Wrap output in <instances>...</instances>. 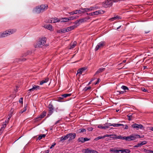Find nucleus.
<instances>
[{
  "mask_svg": "<svg viewBox=\"0 0 153 153\" xmlns=\"http://www.w3.org/2000/svg\"><path fill=\"white\" fill-rule=\"evenodd\" d=\"M118 18H119V17L118 16H116L114 17H113L112 18H111L110 19L111 21H113L114 20H116V19H117Z\"/></svg>",
  "mask_w": 153,
  "mask_h": 153,
  "instance_id": "nucleus-38",
  "label": "nucleus"
},
{
  "mask_svg": "<svg viewBox=\"0 0 153 153\" xmlns=\"http://www.w3.org/2000/svg\"><path fill=\"white\" fill-rule=\"evenodd\" d=\"M40 87L38 85H34L33 87V88L31 89H29L28 90V91H33L35 90H37L38 89H39Z\"/></svg>",
  "mask_w": 153,
  "mask_h": 153,
  "instance_id": "nucleus-14",
  "label": "nucleus"
},
{
  "mask_svg": "<svg viewBox=\"0 0 153 153\" xmlns=\"http://www.w3.org/2000/svg\"><path fill=\"white\" fill-rule=\"evenodd\" d=\"M60 20L57 18H51L50 21L51 23H55L59 21Z\"/></svg>",
  "mask_w": 153,
  "mask_h": 153,
  "instance_id": "nucleus-15",
  "label": "nucleus"
},
{
  "mask_svg": "<svg viewBox=\"0 0 153 153\" xmlns=\"http://www.w3.org/2000/svg\"><path fill=\"white\" fill-rule=\"evenodd\" d=\"M143 137H140V135L137 134H134L130 135L128 137H126V140L129 141L135 140L136 139L139 138H142Z\"/></svg>",
  "mask_w": 153,
  "mask_h": 153,
  "instance_id": "nucleus-4",
  "label": "nucleus"
},
{
  "mask_svg": "<svg viewBox=\"0 0 153 153\" xmlns=\"http://www.w3.org/2000/svg\"><path fill=\"white\" fill-rule=\"evenodd\" d=\"M66 28H64L62 29L58 30L57 31V33H63L67 32Z\"/></svg>",
  "mask_w": 153,
  "mask_h": 153,
  "instance_id": "nucleus-20",
  "label": "nucleus"
},
{
  "mask_svg": "<svg viewBox=\"0 0 153 153\" xmlns=\"http://www.w3.org/2000/svg\"><path fill=\"white\" fill-rule=\"evenodd\" d=\"M68 138H69L68 140L69 141L72 140L74 139L76 136V134L75 133H70L67 134Z\"/></svg>",
  "mask_w": 153,
  "mask_h": 153,
  "instance_id": "nucleus-9",
  "label": "nucleus"
},
{
  "mask_svg": "<svg viewBox=\"0 0 153 153\" xmlns=\"http://www.w3.org/2000/svg\"><path fill=\"white\" fill-rule=\"evenodd\" d=\"M97 127L100 128L105 129V128L104 127V125H103L101 124L99 125Z\"/></svg>",
  "mask_w": 153,
  "mask_h": 153,
  "instance_id": "nucleus-33",
  "label": "nucleus"
},
{
  "mask_svg": "<svg viewBox=\"0 0 153 153\" xmlns=\"http://www.w3.org/2000/svg\"><path fill=\"white\" fill-rule=\"evenodd\" d=\"M139 145H140V146H141L143 145V144H142V143L141 142L140 143H139Z\"/></svg>",
  "mask_w": 153,
  "mask_h": 153,
  "instance_id": "nucleus-62",
  "label": "nucleus"
},
{
  "mask_svg": "<svg viewBox=\"0 0 153 153\" xmlns=\"http://www.w3.org/2000/svg\"><path fill=\"white\" fill-rule=\"evenodd\" d=\"M98 8H99L98 7H91L89 8H82V12L84 13L85 12H88L92 10H96Z\"/></svg>",
  "mask_w": 153,
  "mask_h": 153,
  "instance_id": "nucleus-6",
  "label": "nucleus"
},
{
  "mask_svg": "<svg viewBox=\"0 0 153 153\" xmlns=\"http://www.w3.org/2000/svg\"><path fill=\"white\" fill-rule=\"evenodd\" d=\"M103 138H104L103 136H99L98 137H97L96 138L94 139V140H95V141H97L99 139H103Z\"/></svg>",
  "mask_w": 153,
  "mask_h": 153,
  "instance_id": "nucleus-34",
  "label": "nucleus"
},
{
  "mask_svg": "<svg viewBox=\"0 0 153 153\" xmlns=\"http://www.w3.org/2000/svg\"><path fill=\"white\" fill-rule=\"evenodd\" d=\"M45 136H46V135L45 134H41L39 136V137H38V139L39 140H40L42 138L45 137Z\"/></svg>",
  "mask_w": 153,
  "mask_h": 153,
  "instance_id": "nucleus-31",
  "label": "nucleus"
},
{
  "mask_svg": "<svg viewBox=\"0 0 153 153\" xmlns=\"http://www.w3.org/2000/svg\"><path fill=\"white\" fill-rule=\"evenodd\" d=\"M77 27V26L76 25H72V26H71L70 27H67V28H66L67 32L70 31L74 29V28H76Z\"/></svg>",
  "mask_w": 153,
  "mask_h": 153,
  "instance_id": "nucleus-13",
  "label": "nucleus"
},
{
  "mask_svg": "<svg viewBox=\"0 0 153 153\" xmlns=\"http://www.w3.org/2000/svg\"><path fill=\"white\" fill-rule=\"evenodd\" d=\"M89 140V139H88L87 138H84V142L86 141H88Z\"/></svg>",
  "mask_w": 153,
  "mask_h": 153,
  "instance_id": "nucleus-44",
  "label": "nucleus"
},
{
  "mask_svg": "<svg viewBox=\"0 0 153 153\" xmlns=\"http://www.w3.org/2000/svg\"><path fill=\"white\" fill-rule=\"evenodd\" d=\"M105 69V68H99V69L96 72L95 74H99L102 72Z\"/></svg>",
  "mask_w": 153,
  "mask_h": 153,
  "instance_id": "nucleus-26",
  "label": "nucleus"
},
{
  "mask_svg": "<svg viewBox=\"0 0 153 153\" xmlns=\"http://www.w3.org/2000/svg\"><path fill=\"white\" fill-rule=\"evenodd\" d=\"M106 44V42L105 41H101L98 43L96 46L95 50L96 51H97L100 49L103 48Z\"/></svg>",
  "mask_w": 153,
  "mask_h": 153,
  "instance_id": "nucleus-7",
  "label": "nucleus"
},
{
  "mask_svg": "<svg viewBox=\"0 0 153 153\" xmlns=\"http://www.w3.org/2000/svg\"><path fill=\"white\" fill-rule=\"evenodd\" d=\"M104 127L105 128V129L108 128L110 126H111V124L109 123H106L104 124Z\"/></svg>",
  "mask_w": 153,
  "mask_h": 153,
  "instance_id": "nucleus-24",
  "label": "nucleus"
},
{
  "mask_svg": "<svg viewBox=\"0 0 153 153\" xmlns=\"http://www.w3.org/2000/svg\"><path fill=\"white\" fill-rule=\"evenodd\" d=\"M140 147L139 143L136 145L134 146V147Z\"/></svg>",
  "mask_w": 153,
  "mask_h": 153,
  "instance_id": "nucleus-50",
  "label": "nucleus"
},
{
  "mask_svg": "<svg viewBox=\"0 0 153 153\" xmlns=\"http://www.w3.org/2000/svg\"><path fill=\"white\" fill-rule=\"evenodd\" d=\"M141 142L142 143L143 145H145L147 143V142L145 140Z\"/></svg>",
  "mask_w": 153,
  "mask_h": 153,
  "instance_id": "nucleus-47",
  "label": "nucleus"
},
{
  "mask_svg": "<svg viewBox=\"0 0 153 153\" xmlns=\"http://www.w3.org/2000/svg\"><path fill=\"white\" fill-rule=\"evenodd\" d=\"M69 19L70 20H72L76 19V17L71 16L69 17Z\"/></svg>",
  "mask_w": 153,
  "mask_h": 153,
  "instance_id": "nucleus-40",
  "label": "nucleus"
},
{
  "mask_svg": "<svg viewBox=\"0 0 153 153\" xmlns=\"http://www.w3.org/2000/svg\"><path fill=\"white\" fill-rule=\"evenodd\" d=\"M49 80V78H46L42 80L40 82V85H42L44 83L47 82Z\"/></svg>",
  "mask_w": 153,
  "mask_h": 153,
  "instance_id": "nucleus-22",
  "label": "nucleus"
},
{
  "mask_svg": "<svg viewBox=\"0 0 153 153\" xmlns=\"http://www.w3.org/2000/svg\"><path fill=\"white\" fill-rule=\"evenodd\" d=\"M131 126L134 128H136L137 130L139 129H142L143 128V126L141 124H138L136 123H134L132 124Z\"/></svg>",
  "mask_w": 153,
  "mask_h": 153,
  "instance_id": "nucleus-12",
  "label": "nucleus"
},
{
  "mask_svg": "<svg viewBox=\"0 0 153 153\" xmlns=\"http://www.w3.org/2000/svg\"><path fill=\"white\" fill-rule=\"evenodd\" d=\"M87 68L86 67H84L81 68L79 69L77 71V73L81 74L82 72L86 70Z\"/></svg>",
  "mask_w": 153,
  "mask_h": 153,
  "instance_id": "nucleus-19",
  "label": "nucleus"
},
{
  "mask_svg": "<svg viewBox=\"0 0 153 153\" xmlns=\"http://www.w3.org/2000/svg\"><path fill=\"white\" fill-rule=\"evenodd\" d=\"M142 90L144 92L146 91V90L144 88H142Z\"/></svg>",
  "mask_w": 153,
  "mask_h": 153,
  "instance_id": "nucleus-55",
  "label": "nucleus"
},
{
  "mask_svg": "<svg viewBox=\"0 0 153 153\" xmlns=\"http://www.w3.org/2000/svg\"><path fill=\"white\" fill-rule=\"evenodd\" d=\"M49 114L48 115H50L52 114L54 110V107L51 104H50L48 105Z\"/></svg>",
  "mask_w": 153,
  "mask_h": 153,
  "instance_id": "nucleus-11",
  "label": "nucleus"
},
{
  "mask_svg": "<svg viewBox=\"0 0 153 153\" xmlns=\"http://www.w3.org/2000/svg\"><path fill=\"white\" fill-rule=\"evenodd\" d=\"M124 125L121 124L114 123L111 124V126L114 127H119L120 126H123Z\"/></svg>",
  "mask_w": 153,
  "mask_h": 153,
  "instance_id": "nucleus-28",
  "label": "nucleus"
},
{
  "mask_svg": "<svg viewBox=\"0 0 153 153\" xmlns=\"http://www.w3.org/2000/svg\"><path fill=\"white\" fill-rule=\"evenodd\" d=\"M77 141L78 142H81L82 143H84V138L82 137L79 138L78 140Z\"/></svg>",
  "mask_w": 153,
  "mask_h": 153,
  "instance_id": "nucleus-30",
  "label": "nucleus"
},
{
  "mask_svg": "<svg viewBox=\"0 0 153 153\" xmlns=\"http://www.w3.org/2000/svg\"><path fill=\"white\" fill-rule=\"evenodd\" d=\"M150 130L152 131H153V127L151 128Z\"/></svg>",
  "mask_w": 153,
  "mask_h": 153,
  "instance_id": "nucleus-64",
  "label": "nucleus"
},
{
  "mask_svg": "<svg viewBox=\"0 0 153 153\" xmlns=\"http://www.w3.org/2000/svg\"><path fill=\"white\" fill-rule=\"evenodd\" d=\"M75 23L76 24H79V20H77L75 22Z\"/></svg>",
  "mask_w": 153,
  "mask_h": 153,
  "instance_id": "nucleus-54",
  "label": "nucleus"
},
{
  "mask_svg": "<svg viewBox=\"0 0 153 153\" xmlns=\"http://www.w3.org/2000/svg\"><path fill=\"white\" fill-rule=\"evenodd\" d=\"M74 14H77L78 13V10H76L73 11Z\"/></svg>",
  "mask_w": 153,
  "mask_h": 153,
  "instance_id": "nucleus-49",
  "label": "nucleus"
},
{
  "mask_svg": "<svg viewBox=\"0 0 153 153\" xmlns=\"http://www.w3.org/2000/svg\"><path fill=\"white\" fill-rule=\"evenodd\" d=\"M89 19V17L87 18L85 17L84 18L82 19L79 20V23H82L86 22L87 20L88 19Z\"/></svg>",
  "mask_w": 153,
  "mask_h": 153,
  "instance_id": "nucleus-25",
  "label": "nucleus"
},
{
  "mask_svg": "<svg viewBox=\"0 0 153 153\" xmlns=\"http://www.w3.org/2000/svg\"><path fill=\"white\" fill-rule=\"evenodd\" d=\"M24 112V111L23 110H21V111L19 112V113H20L21 114H22Z\"/></svg>",
  "mask_w": 153,
  "mask_h": 153,
  "instance_id": "nucleus-63",
  "label": "nucleus"
},
{
  "mask_svg": "<svg viewBox=\"0 0 153 153\" xmlns=\"http://www.w3.org/2000/svg\"><path fill=\"white\" fill-rule=\"evenodd\" d=\"M127 116H128V117H129V118H128L129 120H131V117H132V115H128Z\"/></svg>",
  "mask_w": 153,
  "mask_h": 153,
  "instance_id": "nucleus-48",
  "label": "nucleus"
},
{
  "mask_svg": "<svg viewBox=\"0 0 153 153\" xmlns=\"http://www.w3.org/2000/svg\"><path fill=\"white\" fill-rule=\"evenodd\" d=\"M46 111H44L41 114L35 119V121H38L40 120L42 118H43L46 116Z\"/></svg>",
  "mask_w": 153,
  "mask_h": 153,
  "instance_id": "nucleus-10",
  "label": "nucleus"
},
{
  "mask_svg": "<svg viewBox=\"0 0 153 153\" xmlns=\"http://www.w3.org/2000/svg\"><path fill=\"white\" fill-rule=\"evenodd\" d=\"M26 60V59L24 58H22L20 60L21 61H25Z\"/></svg>",
  "mask_w": 153,
  "mask_h": 153,
  "instance_id": "nucleus-59",
  "label": "nucleus"
},
{
  "mask_svg": "<svg viewBox=\"0 0 153 153\" xmlns=\"http://www.w3.org/2000/svg\"><path fill=\"white\" fill-rule=\"evenodd\" d=\"M19 102L20 103L22 104L23 103V98H21L20 99Z\"/></svg>",
  "mask_w": 153,
  "mask_h": 153,
  "instance_id": "nucleus-46",
  "label": "nucleus"
},
{
  "mask_svg": "<svg viewBox=\"0 0 153 153\" xmlns=\"http://www.w3.org/2000/svg\"><path fill=\"white\" fill-rule=\"evenodd\" d=\"M60 121H61V120H58V121H57L55 123V125H56L57 124L59 123Z\"/></svg>",
  "mask_w": 153,
  "mask_h": 153,
  "instance_id": "nucleus-52",
  "label": "nucleus"
},
{
  "mask_svg": "<svg viewBox=\"0 0 153 153\" xmlns=\"http://www.w3.org/2000/svg\"><path fill=\"white\" fill-rule=\"evenodd\" d=\"M112 1L113 2H116L120 1V0H112Z\"/></svg>",
  "mask_w": 153,
  "mask_h": 153,
  "instance_id": "nucleus-51",
  "label": "nucleus"
},
{
  "mask_svg": "<svg viewBox=\"0 0 153 153\" xmlns=\"http://www.w3.org/2000/svg\"><path fill=\"white\" fill-rule=\"evenodd\" d=\"M44 27L51 31H53V27L50 24H49L45 26Z\"/></svg>",
  "mask_w": 153,
  "mask_h": 153,
  "instance_id": "nucleus-17",
  "label": "nucleus"
},
{
  "mask_svg": "<svg viewBox=\"0 0 153 153\" xmlns=\"http://www.w3.org/2000/svg\"><path fill=\"white\" fill-rule=\"evenodd\" d=\"M113 4V1L112 0H107L102 2V5L105 7H108L111 6Z\"/></svg>",
  "mask_w": 153,
  "mask_h": 153,
  "instance_id": "nucleus-5",
  "label": "nucleus"
},
{
  "mask_svg": "<svg viewBox=\"0 0 153 153\" xmlns=\"http://www.w3.org/2000/svg\"><path fill=\"white\" fill-rule=\"evenodd\" d=\"M71 94H65L62 95V96L63 98H66L70 96L71 95Z\"/></svg>",
  "mask_w": 153,
  "mask_h": 153,
  "instance_id": "nucleus-32",
  "label": "nucleus"
},
{
  "mask_svg": "<svg viewBox=\"0 0 153 153\" xmlns=\"http://www.w3.org/2000/svg\"><path fill=\"white\" fill-rule=\"evenodd\" d=\"M79 133H81L83 132H85L86 130L84 128H81L79 130Z\"/></svg>",
  "mask_w": 153,
  "mask_h": 153,
  "instance_id": "nucleus-35",
  "label": "nucleus"
},
{
  "mask_svg": "<svg viewBox=\"0 0 153 153\" xmlns=\"http://www.w3.org/2000/svg\"><path fill=\"white\" fill-rule=\"evenodd\" d=\"M120 151L121 152H120L119 153H129L130 152V151L128 149L120 150Z\"/></svg>",
  "mask_w": 153,
  "mask_h": 153,
  "instance_id": "nucleus-21",
  "label": "nucleus"
},
{
  "mask_svg": "<svg viewBox=\"0 0 153 153\" xmlns=\"http://www.w3.org/2000/svg\"><path fill=\"white\" fill-rule=\"evenodd\" d=\"M93 129V128L92 127H89L87 128V130L89 131H92Z\"/></svg>",
  "mask_w": 153,
  "mask_h": 153,
  "instance_id": "nucleus-45",
  "label": "nucleus"
},
{
  "mask_svg": "<svg viewBox=\"0 0 153 153\" xmlns=\"http://www.w3.org/2000/svg\"><path fill=\"white\" fill-rule=\"evenodd\" d=\"M69 20V19L68 18H65L63 19L62 21L63 22H65L68 21Z\"/></svg>",
  "mask_w": 153,
  "mask_h": 153,
  "instance_id": "nucleus-39",
  "label": "nucleus"
},
{
  "mask_svg": "<svg viewBox=\"0 0 153 153\" xmlns=\"http://www.w3.org/2000/svg\"><path fill=\"white\" fill-rule=\"evenodd\" d=\"M46 41V38H42L39 39V41L35 45V47H42L45 45Z\"/></svg>",
  "mask_w": 153,
  "mask_h": 153,
  "instance_id": "nucleus-3",
  "label": "nucleus"
},
{
  "mask_svg": "<svg viewBox=\"0 0 153 153\" xmlns=\"http://www.w3.org/2000/svg\"><path fill=\"white\" fill-rule=\"evenodd\" d=\"M76 42L75 41L73 43L71 44L70 48V49L73 48L76 46Z\"/></svg>",
  "mask_w": 153,
  "mask_h": 153,
  "instance_id": "nucleus-27",
  "label": "nucleus"
},
{
  "mask_svg": "<svg viewBox=\"0 0 153 153\" xmlns=\"http://www.w3.org/2000/svg\"><path fill=\"white\" fill-rule=\"evenodd\" d=\"M111 138H115L117 139H121L122 140H126V137H123L122 136L120 135L119 136H116L114 137H111Z\"/></svg>",
  "mask_w": 153,
  "mask_h": 153,
  "instance_id": "nucleus-16",
  "label": "nucleus"
},
{
  "mask_svg": "<svg viewBox=\"0 0 153 153\" xmlns=\"http://www.w3.org/2000/svg\"><path fill=\"white\" fill-rule=\"evenodd\" d=\"M91 88V87H85L83 89V90L85 91H87V90L90 89Z\"/></svg>",
  "mask_w": 153,
  "mask_h": 153,
  "instance_id": "nucleus-41",
  "label": "nucleus"
},
{
  "mask_svg": "<svg viewBox=\"0 0 153 153\" xmlns=\"http://www.w3.org/2000/svg\"><path fill=\"white\" fill-rule=\"evenodd\" d=\"M90 153H98V152L95 150H90Z\"/></svg>",
  "mask_w": 153,
  "mask_h": 153,
  "instance_id": "nucleus-42",
  "label": "nucleus"
},
{
  "mask_svg": "<svg viewBox=\"0 0 153 153\" xmlns=\"http://www.w3.org/2000/svg\"><path fill=\"white\" fill-rule=\"evenodd\" d=\"M56 145V143H53L51 146L50 147V149H52L54 146Z\"/></svg>",
  "mask_w": 153,
  "mask_h": 153,
  "instance_id": "nucleus-43",
  "label": "nucleus"
},
{
  "mask_svg": "<svg viewBox=\"0 0 153 153\" xmlns=\"http://www.w3.org/2000/svg\"><path fill=\"white\" fill-rule=\"evenodd\" d=\"M16 31L15 29L8 30L3 32H0V38L4 37L15 33Z\"/></svg>",
  "mask_w": 153,
  "mask_h": 153,
  "instance_id": "nucleus-2",
  "label": "nucleus"
},
{
  "mask_svg": "<svg viewBox=\"0 0 153 153\" xmlns=\"http://www.w3.org/2000/svg\"><path fill=\"white\" fill-rule=\"evenodd\" d=\"M110 152H111L113 153H120V152H121L120 151V150H117L116 149H111L110 150Z\"/></svg>",
  "mask_w": 153,
  "mask_h": 153,
  "instance_id": "nucleus-23",
  "label": "nucleus"
},
{
  "mask_svg": "<svg viewBox=\"0 0 153 153\" xmlns=\"http://www.w3.org/2000/svg\"><path fill=\"white\" fill-rule=\"evenodd\" d=\"M125 126H126V127H125V129H127L128 128V126L127 125H126Z\"/></svg>",
  "mask_w": 153,
  "mask_h": 153,
  "instance_id": "nucleus-61",
  "label": "nucleus"
},
{
  "mask_svg": "<svg viewBox=\"0 0 153 153\" xmlns=\"http://www.w3.org/2000/svg\"><path fill=\"white\" fill-rule=\"evenodd\" d=\"M69 13L71 15H74V12L73 11Z\"/></svg>",
  "mask_w": 153,
  "mask_h": 153,
  "instance_id": "nucleus-56",
  "label": "nucleus"
},
{
  "mask_svg": "<svg viewBox=\"0 0 153 153\" xmlns=\"http://www.w3.org/2000/svg\"><path fill=\"white\" fill-rule=\"evenodd\" d=\"M27 110V108L26 107H25L24 108L23 110L24 112H25Z\"/></svg>",
  "mask_w": 153,
  "mask_h": 153,
  "instance_id": "nucleus-60",
  "label": "nucleus"
},
{
  "mask_svg": "<svg viewBox=\"0 0 153 153\" xmlns=\"http://www.w3.org/2000/svg\"><path fill=\"white\" fill-rule=\"evenodd\" d=\"M121 88L123 89L124 90H128V88L127 87L124 85H123L121 87Z\"/></svg>",
  "mask_w": 153,
  "mask_h": 153,
  "instance_id": "nucleus-36",
  "label": "nucleus"
},
{
  "mask_svg": "<svg viewBox=\"0 0 153 153\" xmlns=\"http://www.w3.org/2000/svg\"><path fill=\"white\" fill-rule=\"evenodd\" d=\"M148 153H153V151L149 150L148 151Z\"/></svg>",
  "mask_w": 153,
  "mask_h": 153,
  "instance_id": "nucleus-58",
  "label": "nucleus"
},
{
  "mask_svg": "<svg viewBox=\"0 0 153 153\" xmlns=\"http://www.w3.org/2000/svg\"><path fill=\"white\" fill-rule=\"evenodd\" d=\"M90 150L89 149H84L82 150V152L85 153H90Z\"/></svg>",
  "mask_w": 153,
  "mask_h": 153,
  "instance_id": "nucleus-29",
  "label": "nucleus"
},
{
  "mask_svg": "<svg viewBox=\"0 0 153 153\" xmlns=\"http://www.w3.org/2000/svg\"><path fill=\"white\" fill-rule=\"evenodd\" d=\"M111 136H113V137H114V136H116V135H108V134H105L103 136L104 138L105 137H109Z\"/></svg>",
  "mask_w": 153,
  "mask_h": 153,
  "instance_id": "nucleus-37",
  "label": "nucleus"
},
{
  "mask_svg": "<svg viewBox=\"0 0 153 153\" xmlns=\"http://www.w3.org/2000/svg\"><path fill=\"white\" fill-rule=\"evenodd\" d=\"M104 13L105 11L102 10H100L87 14L91 16H97L100 14H103Z\"/></svg>",
  "mask_w": 153,
  "mask_h": 153,
  "instance_id": "nucleus-8",
  "label": "nucleus"
},
{
  "mask_svg": "<svg viewBox=\"0 0 153 153\" xmlns=\"http://www.w3.org/2000/svg\"><path fill=\"white\" fill-rule=\"evenodd\" d=\"M99 80H100V79H97V81L96 82V83H94L95 85H96L98 83V82H99Z\"/></svg>",
  "mask_w": 153,
  "mask_h": 153,
  "instance_id": "nucleus-53",
  "label": "nucleus"
},
{
  "mask_svg": "<svg viewBox=\"0 0 153 153\" xmlns=\"http://www.w3.org/2000/svg\"><path fill=\"white\" fill-rule=\"evenodd\" d=\"M68 136L67 134L66 135L62 136L60 138V141L64 142L65 140L67 139L68 138Z\"/></svg>",
  "mask_w": 153,
  "mask_h": 153,
  "instance_id": "nucleus-18",
  "label": "nucleus"
},
{
  "mask_svg": "<svg viewBox=\"0 0 153 153\" xmlns=\"http://www.w3.org/2000/svg\"><path fill=\"white\" fill-rule=\"evenodd\" d=\"M10 118H11V115H10V116H9V117H8V120H7V121H5V122H6H6L8 123V121H9V120L10 119Z\"/></svg>",
  "mask_w": 153,
  "mask_h": 153,
  "instance_id": "nucleus-57",
  "label": "nucleus"
},
{
  "mask_svg": "<svg viewBox=\"0 0 153 153\" xmlns=\"http://www.w3.org/2000/svg\"><path fill=\"white\" fill-rule=\"evenodd\" d=\"M48 8V6L47 4H42L36 7L33 9L34 12L37 13H40L45 11Z\"/></svg>",
  "mask_w": 153,
  "mask_h": 153,
  "instance_id": "nucleus-1",
  "label": "nucleus"
}]
</instances>
